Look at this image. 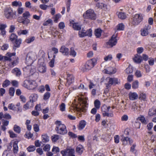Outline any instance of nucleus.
Segmentation results:
<instances>
[{
    "mask_svg": "<svg viewBox=\"0 0 156 156\" xmlns=\"http://www.w3.org/2000/svg\"><path fill=\"white\" fill-rule=\"evenodd\" d=\"M55 124L56 125L55 130L58 133L64 135L67 133V131L66 126L62 124L60 121H56L55 122Z\"/></svg>",
    "mask_w": 156,
    "mask_h": 156,
    "instance_id": "1",
    "label": "nucleus"
},
{
    "mask_svg": "<svg viewBox=\"0 0 156 156\" xmlns=\"http://www.w3.org/2000/svg\"><path fill=\"white\" fill-rule=\"evenodd\" d=\"M84 18L92 20L96 19L97 16L94 11L91 9H89L87 10L83 14Z\"/></svg>",
    "mask_w": 156,
    "mask_h": 156,
    "instance_id": "2",
    "label": "nucleus"
},
{
    "mask_svg": "<svg viewBox=\"0 0 156 156\" xmlns=\"http://www.w3.org/2000/svg\"><path fill=\"white\" fill-rule=\"evenodd\" d=\"M143 20V16L141 14H136L133 15L131 18V23L133 25H137Z\"/></svg>",
    "mask_w": 156,
    "mask_h": 156,
    "instance_id": "3",
    "label": "nucleus"
},
{
    "mask_svg": "<svg viewBox=\"0 0 156 156\" xmlns=\"http://www.w3.org/2000/svg\"><path fill=\"white\" fill-rule=\"evenodd\" d=\"M24 86L29 90L35 89L37 86L35 81L33 80H26L24 81Z\"/></svg>",
    "mask_w": 156,
    "mask_h": 156,
    "instance_id": "4",
    "label": "nucleus"
},
{
    "mask_svg": "<svg viewBox=\"0 0 156 156\" xmlns=\"http://www.w3.org/2000/svg\"><path fill=\"white\" fill-rule=\"evenodd\" d=\"M4 15L7 19H12L15 17L16 12H13L10 8H7L4 11Z\"/></svg>",
    "mask_w": 156,
    "mask_h": 156,
    "instance_id": "5",
    "label": "nucleus"
},
{
    "mask_svg": "<svg viewBox=\"0 0 156 156\" xmlns=\"http://www.w3.org/2000/svg\"><path fill=\"white\" fill-rule=\"evenodd\" d=\"M81 103L80 104L81 107H76V111L78 112H79V113L82 114V112L84 113L86 112V108L87 107V106L88 104H87V102L86 101L83 99H81Z\"/></svg>",
    "mask_w": 156,
    "mask_h": 156,
    "instance_id": "6",
    "label": "nucleus"
},
{
    "mask_svg": "<svg viewBox=\"0 0 156 156\" xmlns=\"http://www.w3.org/2000/svg\"><path fill=\"white\" fill-rule=\"evenodd\" d=\"M111 107L109 106L107 107L105 105H104L101 107L102 115L104 117L107 116L109 117H112L113 114L112 112L108 113Z\"/></svg>",
    "mask_w": 156,
    "mask_h": 156,
    "instance_id": "7",
    "label": "nucleus"
},
{
    "mask_svg": "<svg viewBox=\"0 0 156 156\" xmlns=\"http://www.w3.org/2000/svg\"><path fill=\"white\" fill-rule=\"evenodd\" d=\"M107 80H108V83L106 84V86L108 87V86H111L112 85H115L120 83V80L116 78L108 77Z\"/></svg>",
    "mask_w": 156,
    "mask_h": 156,
    "instance_id": "8",
    "label": "nucleus"
},
{
    "mask_svg": "<svg viewBox=\"0 0 156 156\" xmlns=\"http://www.w3.org/2000/svg\"><path fill=\"white\" fill-rule=\"evenodd\" d=\"M15 55L16 53L15 52L12 53H7L5 56H3L2 55H0V61H2L3 62L12 61V58L11 57L12 56H14Z\"/></svg>",
    "mask_w": 156,
    "mask_h": 156,
    "instance_id": "9",
    "label": "nucleus"
},
{
    "mask_svg": "<svg viewBox=\"0 0 156 156\" xmlns=\"http://www.w3.org/2000/svg\"><path fill=\"white\" fill-rule=\"evenodd\" d=\"M116 35H113L109 41L107 42V47L108 48H112L117 43V40Z\"/></svg>",
    "mask_w": 156,
    "mask_h": 156,
    "instance_id": "10",
    "label": "nucleus"
},
{
    "mask_svg": "<svg viewBox=\"0 0 156 156\" xmlns=\"http://www.w3.org/2000/svg\"><path fill=\"white\" fill-rule=\"evenodd\" d=\"M36 70L35 67L32 65L27 66L24 69L25 73L28 76L32 75L35 72Z\"/></svg>",
    "mask_w": 156,
    "mask_h": 156,
    "instance_id": "11",
    "label": "nucleus"
},
{
    "mask_svg": "<svg viewBox=\"0 0 156 156\" xmlns=\"http://www.w3.org/2000/svg\"><path fill=\"white\" fill-rule=\"evenodd\" d=\"M97 60L95 58L90 59L87 61L85 65L86 69L90 70L93 68L96 63Z\"/></svg>",
    "mask_w": 156,
    "mask_h": 156,
    "instance_id": "12",
    "label": "nucleus"
},
{
    "mask_svg": "<svg viewBox=\"0 0 156 156\" xmlns=\"http://www.w3.org/2000/svg\"><path fill=\"white\" fill-rule=\"evenodd\" d=\"M75 152V150L74 149L71 148H67L66 149L62 151H61V153L63 156H65L66 155H70L74 154Z\"/></svg>",
    "mask_w": 156,
    "mask_h": 156,
    "instance_id": "13",
    "label": "nucleus"
},
{
    "mask_svg": "<svg viewBox=\"0 0 156 156\" xmlns=\"http://www.w3.org/2000/svg\"><path fill=\"white\" fill-rule=\"evenodd\" d=\"M70 24L72 25L73 28L75 30H79L81 29V25L78 23H74L73 20L70 21Z\"/></svg>",
    "mask_w": 156,
    "mask_h": 156,
    "instance_id": "14",
    "label": "nucleus"
},
{
    "mask_svg": "<svg viewBox=\"0 0 156 156\" xmlns=\"http://www.w3.org/2000/svg\"><path fill=\"white\" fill-rule=\"evenodd\" d=\"M121 140L122 143V144L124 146L128 144L131 145L133 143V140L127 137H123Z\"/></svg>",
    "mask_w": 156,
    "mask_h": 156,
    "instance_id": "15",
    "label": "nucleus"
},
{
    "mask_svg": "<svg viewBox=\"0 0 156 156\" xmlns=\"http://www.w3.org/2000/svg\"><path fill=\"white\" fill-rule=\"evenodd\" d=\"M12 58V61H9L11 62L9 64V66L10 67L12 68L16 66L18 63V58H16L14 56H12L11 57Z\"/></svg>",
    "mask_w": 156,
    "mask_h": 156,
    "instance_id": "16",
    "label": "nucleus"
},
{
    "mask_svg": "<svg viewBox=\"0 0 156 156\" xmlns=\"http://www.w3.org/2000/svg\"><path fill=\"white\" fill-rule=\"evenodd\" d=\"M59 51L64 55H68L69 53V49L64 45L61 47Z\"/></svg>",
    "mask_w": 156,
    "mask_h": 156,
    "instance_id": "17",
    "label": "nucleus"
},
{
    "mask_svg": "<svg viewBox=\"0 0 156 156\" xmlns=\"http://www.w3.org/2000/svg\"><path fill=\"white\" fill-rule=\"evenodd\" d=\"M104 73L105 74H114L116 72V69L112 67H109L107 69H105L104 70Z\"/></svg>",
    "mask_w": 156,
    "mask_h": 156,
    "instance_id": "18",
    "label": "nucleus"
},
{
    "mask_svg": "<svg viewBox=\"0 0 156 156\" xmlns=\"http://www.w3.org/2000/svg\"><path fill=\"white\" fill-rule=\"evenodd\" d=\"M8 108L10 110H12L14 111H16L17 112H21L22 109L20 108H17V107L12 103H11L9 105Z\"/></svg>",
    "mask_w": 156,
    "mask_h": 156,
    "instance_id": "19",
    "label": "nucleus"
},
{
    "mask_svg": "<svg viewBox=\"0 0 156 156\" xmlns=\"http://www.w3.org/2000/svg\"><path fill=\"white\" fill-rule=\"evenodd\" d=\"M11 73L17 77H19L21 74V72L20 69L15 68L11 70Z\"/></svg>",
    "mask_w": 156,
    "mask_h": 156,
    "instance_id": "20",
    "label": "nucleus"
},
{
    "mask_svg": "<svg viewBox=\"0 0 156 156\" xmlns=\"http://www.w3.org/2000/svg\"><path fill=\"white\" fill-rule=\"evenodd\" d=\"M133 60L135 63H140L143 60L142 57L140 55L136 54L133 58Z\"/></svg>",
    "mask_w": 156,
    "mask_h": 156,
    "instance_id": "21",
    "label": "nucleus"
},
{
    "mask_svg": "<svg viewBox=\"0 0 156 156\" xmlns=\"http://www.w3.org/2000/svg\"><path fill=\"white\" fill-rule=\"evenodd\" d=\"M129 96L130 99L131 100H134L138 98V95L135 92H130L129 94Z\"/></svg>",
    "mask_w": 156,
    "mask_h": 156,
    "instance_id": "22",
    "label": "nucleus"
},
{
    "mask_svg": "<svg viewBox=\"0 0 156 156\" xmlns=\"http://www.w3.org/2000/svg\"><path fill=\"white\" fill-rule=\"evenodd\" d=\"M14 43L13 48L16 49L17 48H19L22 42V40L20 38L17 39L15 41Z\"/></svg>",
    "mask_w": 156,
    "mask_h": 156,
    "instance_id": "23",
    "label": "nucleus"
},
{
    "mask_svg": "<svg viewBox=\"0 0 156 156\" xmlns=\"http://www.w3.org/2000/svg\"><path fill=\"white\" fill-rule=\"evenodd\" d=\"M74 80V78L73 75L67 74V83L69 85H70L73 83Z\"/></svg>",
    "mask_w": 156,
    "mask_h": 156,
    "instance_id": "24",
    "label": "nucleus"
},
{
    "mask_svg": "<svg viewBox=\"0 0 156 156\" xmlns=\"http://www.w3.org/2000/svg\"><path fill=\"white\" fill-rule=\"evenodd\" d=\"M33 106V103L32 102V101L30 100L24 105L23 108L25 110H27L32 107Z\"/></svg>",
    "mask_w": 156,
    "mask_h": 156,
    "instance_id": "25",
    "label": "nucleus"
},
{
    "mask_svg": "<svg viewBox=\"0 0 156 156\" xmlns=\"http://www.w3.org/2000/svg\"><path fill=\"white\" fill-rule=\"evenodd\" d=\"M21 20L19 21L20 23H22L23 24L27 26L28 24L30 23V20L28 19H23L22 17H21Z\"/></svg>",
    "mask_w": 156,
    "mask_h": 156,
    "instance_id": "26",
    "label": "nucleus"
},
{
    "mask_svg": "<svg viewBox=\"0 0 156 156\" xmlns=\"http://www.w3.org/2000/svg\"><path fill=\"white\" fill-rule=\"evenodd\" d=\"M84 150L83 147L81 145H79L76 148V152L79 154H81Z\"/></svg>",
    "mask_w": 156,
    "mask_h": 156,
    "instance_id": "27",
    "label": "nucleus"
},
{
    "mask_svg": "<svg viewBox=\"0 0 156 156\" xmlns=\"http://www.w3.org/2000/svg\"><path fill=\"white\" fill-rule=\"evenodd\" d=\"M86 125V122L84 120H82L80 122L78 126V129L79 130H81L85 127Z\"/></svg>",
    "mask_w": 156,
    "mask_h": 156,
    "instance_id": "28",
    "label": "nucleus"
},
{
    "mask_svg": "<svg viewBox=\"0 0 156 156\" xmlns=\"http://www.w3.org/2000/svg\"><path fill=\"white\" fill-rule=\"evenodd\" d=\"M38 70L41 73H44L46 72V67L45 66L40 65L38 68Z\"/></svg>",
    "mask_w": 156,
    "mask_h": 156,
    "instance_id": "29",
    "label": "nucleus"
},
{
    "mask_svg": "<svg viewBox=\"0 0 156 156\" xmlns=\"http://www.w3.org/2000/svg\"><path fill=\"white\" fill-rule=\"evenodd\" d=\"M148 115L150 116H152L156 115V108H150L148 112Z\"/></svg>",
    "mask_w": 156,
    "mask_h": 156,
    "instance_id": "30",
    "label": "nucleus"
},
{
    "mask_svg": "<svg viewBox=\"0 0 156 156\" xmlns=\"http://www.w3.org/2000/svg\"><path fill=\"white\" fill-rule=\"evenodd\" d=\"M94 34L97 38L101 37L102 33V30L100 28H98L95 30Z\"/></svg>",
    "mask_w": 156,
    "mask_h": 156,
    "instance_id": "31",
    "label": "nucleus"
},
{
    "mask_svg": "<svg viewBox=\"0 0 156 156\" xmlns=\"http://www.w3.org/2000/svg\"><path fill=\"white\" fill-rule=\"evenodd\" d=\"M38 97V95L36 94H32L30 97V101H32L33 103L34 101H35L37 99Z\"/></svg>",
    "mask_w": 156,
    "mask_h": 156,
    "instance_id": "32",
    "label": "nucleus"
},
{
    "mask_svg": "<svg viewBox=\"0 0 156 156\" xmlns=\"http://www.w3.org/2000/svg\"><path fill=\"white\" fill-rule=\"evenodd\" d=\"M12 6L14 7H21L22 6V3L20 1H15L12 2Z\"/></svg>",
    "mask_w": 156,
    "mask_h": 156,
    "instance_id": "33",
    "label": "nucleus"
},
{
    "mask_svg": "<svg viewBox=\"0 0 156 156\" xmlns=\"http://www.w3.org/2000/svg\"><path fill=\"white\" fill-rule=\"evenodd\" d=\"M102 138L105 141L109 142L111 140L112 138L107 134H104L102 135Z\"/></svg>",
    "mask_w": 156,
    "mask_h": 156,
    "instance_id": "34",
    "label": "nucleus"
},
{
    "mask_svg": "<svg viewBox=\"0 0 156 156\" xmlns=\"http://www.w3.org/2000/svg\"><path fill=\"white\" fill-rule=\"evenodd\" d=\"M18 142L17 141H15L13 144V150L14 153H16L18 151V147L17 145Z\"/></svg>",
    "mask_w": 156,
    "mask_h": 156,
    "instance_id": "35",
    "label": "nucleus"
},
{
    "mask_svg": "<svg viewBox=\"0 0 156 156\" xmlns=\"http://www.w3.org/2000/svg\"><path fill=\"white\" fill-rule=\"evenodd\" d=\"M42 141L43 142H47L49 141V137L47 134H43L42 135Z\"/></svg>",
    "mask_w": 156,
    "mask_h": 156,
    "instance_id": "36",
    "label": "nucleus"
},
{
    "mask_svg": "<svg viewBox=\"0 0 156 156\" xmlns=\"http://www.w3.org/2000/svg\"><path fill=\"white\" fill-rule=\"evenodd\" d=\"M13 129L14 131L17 133H20L21 128L19 126L16 125H14Z\"/></svg>",
    "mask_w": 156,
    "mask_h": 156,
    "instance_id": "37",
    "label": "nucleus"
},
{
    "mask_svg": "<svg viewBox=\"0 0 156 156\" xmlns=\"http://www.w3.org/2000/svg\"><path fill=\"white\" fill-rule=\"evenodd\" d=\"M17 36L14 33H12L11 34L9 37L10 40L12 42H13L15 40L17 39Z\"/></svg>",
    "mask_w": 156,
    "mask_h": 156,
    "instance_id": "38",
    "label": "nucleus"
},
{
    "mask_svg": "<svg viewBox=\"0 0 156 156\" xmlns=\"http://www.w3.org/2000/svg\"><path fill=\"white\" fill-rule=\"evenodd\" d=\"M101 105V102L98 99L95 100L94 101V105L95 108L97 109H99Z\"/></svg>",
    "mask_w": 156,
    "mask_h": 156,
    "instance_id": "39",
    "label": "nucleus"
},
{
    "mask_svg": "<svg viewBox=\"0 0 156 156\" xmlns=\"http://www.w3.org/2000/svg\"><path fill=\"white\" fill-rule=\"evenodd\" d=\"M141 34L143 36H147L148 34V31L144 28L141 30Z\"/></svg>",
    "mask_w": 156,
    "mask_h": 156,
    "instance_id": "40",
    "label": "nucleus"
},
{
    "mask_svg": "<svg viewBox=\"0 0 156 156\" xmlns=\"http://www.w3.org/2000/svg\"><path fill=\"white\" fill-rule=\"evenodd\" d=\"M86 33H85V30H83V28L81 30H80L79 32V36L80 37H83L86 36Z\"/></svg>",
    "mask_w": 156,
    "mask_h": 156,
    "instance_id": "41",
    "label": "nucleus"
},
{
    "mask_svg": "<svg viewBox=\"0 0 156 156\" xmlns=\"http://www.w3.org/2000/svg\"><path fill=\"white\" fill-rule=\"evenodd\" d=\"M118 16L119 18L121 19H125L126 17V14L122 12H119L118 14Z\"/></svg>",
    "mask_w": 156,
    "mask_h": 156,
    "instance_id": "42",
    "label": "nucleus"
},
{
    "mask_svg": "<svg viewBox=\"0 0 156 156\" xmlns=\"http://www.w3.org/2000/svg\"><path fill=\"white\" fill-rule=\"evenodd\" d=\"M17 33L19 35H20L21 34L26 35L28 33V31L26 30H20L18 31Z\"/></svg>",
    "mask_w": 156,
    "mask_h": 156,
    "instance_id": "43",
    "label": "nucleus"
},
{
    "mask_svg": "<svg viewBox=\"0 0 156 156\" xmlns=\"http://www.w3.org/2000/svg\"><path fill=\"white\" fill-rule=\"evenodd\" d=\"M35 56V54L32 52H29V53L27 55V57L29 58L30 59L31 58L32 60L33 61H34V57Z\"/></svg>",
    "mask_w": 156,
    "mask_h": 156,
    "instance_id": "44",
    "label": "nucleus"
},
{
    "mask_svg": "<svg viewBox=\"0 0 156 156\" xmlns=\"http://www.w3.org/2000/svg\"><path fill=\"white\" fill-rule=\"evenodd\" d=\"M35 37H31L25 40V42L27 43H30L31 42H33L35 40Z\"/></svg>",
    "mask_w": 156,
    "mask_h": 156,
    "instance_id": "45",
    "label": "nucleus"
},
{
    "mask_svg": "<svg viewBox=\"0 0 156 156\" xmlns=\"http://www.w3.org/2000/svg\"><path fill=\"white\" fill-rule=\"evenodd\" d=\"M139 86V82L137 80H136L132 83V87L133 89H135L137 88Z\"/></svg>",
    "mask_w": 156,
    "mask_h": 156,
    "instance_id": "46",
    "label": "nucleus"
},
{
    "mask_svg": "<svg viewBox=\"0 0 156 156\" xmlns=\"http://www.w3.org/2000/svg\"><path fill=\"white\" fill-rule=\"evenodd\" d=\"M33 61L32 60L31 58L30 59L27 57L26 58V63L28 65V66L31 65L33 63Z\"/></svg>",
    "mask_w": 156,
    "mask_h": 156,
    "instance_id": "47",
    "label": "nucleus"
},
{
    "mask_svg": "<svg viewBox=\"0 0 156 156\" xmlns=\"http://www.w3.org/2000/svg\"><path fill=\"white\" fill-rule=\"evenodd\" d=\"M76 54V52L75 51L73 48H71L69 53V55L72 56L73 57H75Z\"/></svg>",
    "mask_w": 156,
    "mask_h": 156,
    "instance_id": "48",
    "label": "nucleus"
},
{
    "mask_svg": "<svg viewBox=\"0 0 156 156\" xmlns=\"http://www.w3.org/2000/svg\"><path fill=\"white\" fill-rule=\"evenodd\" d=\"M36 147L35 146L31 145L28 147L27 150L29 152H33L35 150Z\"/></svg>",
    "mask_w": 156,
    "mask_h": 156,
    "instance_id": "49",
    "label": "nucleus"
},
{
    "mask_svg": "<svg viewBox=\"0 0 156 156\" xmlns=\"http://www.w3.org/2000/svg\"><path fill=\"white\" fill-rule=\"evenodd\" d=\"M30 15L28 11H26L23 14L22 18L23 19H27V18L29 17Z\"/></svg>",
    "mask_w": 156,
    "mask_h": 156,
    "instance_id": "50",
    "label": "nucleus"
},
{
    "mask_svg": "<svg viewBox=\"0 0 156 156\" xmlns=\"http://www.w3.org/2000/svg\"><path fill=\"white\" fill-rule=\"evenodd\" d=\"M50 95L51 94L50 92H47L45 93L44 95L43 99L45 100L48 99L50 98Z\"/></svg>",
    "mask_w": 156,
    "mask_h": 156,
    "instance_id": "51",
    "label": "nucleus"
},
{
    "mask_svg": "<svg viewBox=\"0 0 156 156\" xmlns=\"http://www.w3.org/2000/svg\"><path fill=\"white\" fill-rule=\"evenodd\" d=\"M138 119L142 123L145 124H146L147 123V121L143 116H141L140 117H138Z\"/></svg>",
    "mask_w": 156,
    "mask_h": 156,
    "instance_id": "52",
    "label": "nucleus"
},
{
    "mask_svg": "<svg viewBox=\"0 0 156 156\" xmlns=\"http://www.w3.org/2000/svg\"><path fill=\"white\" fill-rule=\"evenodd\" d=\"M10 81L9 80H6L3 83L2 87H6L10 85Z\"/></svg>",
    "mask_w": 156,
    "mask_h": 156,
    "instance_id": "53",
    "label": "nucleus"
},
{
    "mask_svg": "<svg viewBox=\"0 0 156 156\" xmlns=\"http://www.w3.org/2000/svg\"><path fill=\"white\" fill-rule=\"evenodd\" d=\"M117 30H123L124 27V25L122 23L119 24L116 27Z\"/></svg>",
    "mask_w": 156,
    "mask_h": 156,
    "instance_id": "54",
    "label": "nucleus"
},
{
    "mask_svg": "<svg viewBox=\"0 0 156 156\" xmlns=\"http://www.w3.org/2000/svg\"><path fill=\"white\" fill-rule=\"evenodd\" d=\"M139 98L141 100L145 101L146 98V94L143 93H141L140 95Z\"/></svg>",
    "mask_w": 156,
    "mask_h": 156,
    "instance_id": "55",
    "label": "nucleus"
},
{
    "mask_svg": "<svg viewBox=\"0 0 156 156\" xmlns=\"http://www.w3.org/2000/svg\"><path fill=\"white\" fill-rule=\"evenodd\" d=\"M50 147L51 146L49 144H47L44 146L43 149L44 151L48 152L49 151Z\"/></svg>",
    "mask_w": 156,
    "mask_h": 156,
    "instance_id": "56",
    "label": "nucleus"
},
{
    "mask_svg": "<svg viewBox=\"0 0 156 156\" xmlns=\"http://www.w3.org/2000/svg\"><path fill=\"white\" fill-rule=\"evenodd\" d=\"M85 33L86 36H88L89 37H90L92 35V31L91 29H90L88 30H87V31L85 30Z\"/></svg>",
    "mask_w": 156,
    "mask_h": 156,
    "instance_id": "57",
    "label": "nucleus"
},
{
    "mask_svg": "<svg viewBox=\"0 0 156 156\" xmlns=\"http://www.w3.org/2000/svg\"><path fill=\"white\" fill-rule=\"evenodd\" d=\"M60 109L62 112L64 111L65 110L66 105L65 103H62L59 106Z\"/></svg>",
    "mask_w": 156,
    "mask_h": 156,
    "instance_id": "58",
    "label": "nucleus"
},
{
    "mask_svg": "<svg viewBox=\"0 0 156 156\" xmlns=\"http://www.w3.org/2000/svg\"><path fill=\"white\" fill-rule=\"evenodd\" d=\"M8 132L9 134L10 137L14 138L16 137L17 135L15 134L13 131L12 130H9Z\"/></svg>",
    "mask_w": 156,
    "mask_h": 156,
    "instance_id": "59",
    "label": "nucleus"
},
{
    "mask_svg": "<svg viewBox=\"0 0 156 156\" xmlns=\"http://www.w3.org/2000/svg\"><path fill=\"white\" fill-rule=\"evenodd\" d=\"M59 138L58 135H54L52 136V140L53 142L56 141Z\"/></svg>",
    "mask_w": 156,
    "mask_h": 156,
    "instance_id": "60",
    "label": "nucleus"
},
{
    "mask_svg": "<svg viewBox=\"0 0 156 156\" xmlns=\"http://www.w3.org/2000/svg\"><path fill=\"white\" fill-rule=\"evenodd\" d=\"M136 146V144H133L130 148V151L135 153H136V150L135 149Z\"/></svg>",
    "mask_w": 156,
    "mask_h": 156,
    "instance_id": "61",
    "label": "nucleus"
},
{
    "mask_svg": "<svg viewBox=\"0 0 156 156\" xmlns=\"http://www.w3.org/2000/svg\"><path fill=\"white\" fill-rule=\"evenodd\" d=\"M52 152L57 153L59 152V149L58 147L54 146L52 150Z\"/></svg>",
    "mask_w": 156,
    "mask_h": 156,
    "instance_id": "62",
    "label": "nucleus"
},
{
    "mask_svg": "<svg viewBox=\"0 0 156 156\" xmlns=\"http://www.w3.org/2000/svg\"><path fill=\"white\" fill-rule=\"evenodd\" d=\"M15 91V89L14 88L11 87L9 88V94L12 96H13L14 95V92Z\"/></svg>",
    "mask_w": 156,
    "mask_h": 156,
    "instance_id": "63",
    "label": "nucleus"
},
{
    "mask_svg": "<svg viewBox=\"0 0 156 156\" xmlns=\"http://www.w3.org/2000/svg\"><path fill=\"white\" fill-rule=\"evenodd\" d=\"M11 83L12 86L15 87H18V82L17 80H12L11 82Z\"/></svg>",
    "mask_w": 156,
    "mask_h": 156,
    "instance_id": "64",
    "label": "nucleus"
}]
</instances>
